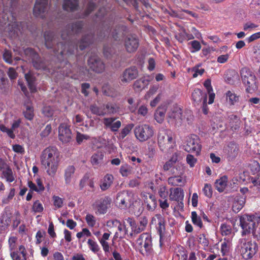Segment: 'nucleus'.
Wrapping results in <instances>:
<instances>
[{
  "label": "nucleus",
  "mask_w": 260,
  "mask_h": 260,
  "mask_svg": "<svg viewBox=\"0 0 260 260\" xmlns=\"http://www.w3.org/2000/svg\"><path fill=\"white\" fill-rule=\"evenodd\" d=\"M82 26V21L68 24L61 32V38L62 41L59 43L53 32L46 31L44 38L46 47L52 49L54 54L59 60L73 54L78 46L81 50H83L92 42L93 35L90 34L84 36L78 44L73 42L72 39V35L80 32Z\"/></svg>",
  "instance_id": "nucleus-1"
},
{
  "label": "nucleus",
  "mask_w": 260,
  "mask_h": 260,
  "mask_svg": "<svg viewBox=\"0 0 260 260\" xmlns=\"http://www.w3.org/2000/svg\"><path fill=\"white\" fill-rule=\"evenodd\" d=\"M57 157V149L54 147H48L42 152L41 164L51 176H53L57 171L58 165Z\"/></svg>",
  "instance_id": "nucleus-2"
},
{
  "label": "nucleus",
  "mask_w": 260,
  "mask_h": 260,
  "mask_svg": "<svg viewBox=\"0 0 260 260\" xmlns=\"http://www.w3.org/2000/svg\"><path fill=\"white\" fill-rule=\"evenodd\" d=\"M237 248L242 257L246 260L251 259L258 250L257 243L247 238L239 239Z\"/></svg>",
  "instance_id": "nucleus-3"
},
{
  "label": "nucleus",
  "mask_w": 260,
  "mask_h": 260,
  "mask_svg": "<svg viewBox=\"0 0 260 260\" xmlns=\"http://www.w3.org/2000/svg\"><path fill=\"white\" fill-rule=\"evenodd\" d=\"M260 222V217L255 215L244 214L240 217V225L242 231V236L254 232L255 228Z\"/></svg>",
  "instance_id": "nucleus-4"
},
{
  "label": "nucleus",
  "mask_w": 260,
  "mask_h": 260,
  "mask_svg": "<svg viewBox=\"0 0 260 260\" xmlns=\"http://www.w3.org/2000/svg\"><path fill=\"white\" fill-rule=\"evenodd\" d=\"M157 144L161 151L168 152L171 151L176 145L172 134L164 129L160 130L158 132Z\"/></svg>",
  "instance_id": "nucleus-5"
},
{
  "label": "nucleus",
  "mask_w": 260,
  "mask_h": 260,
  "mask_svg": "<svg viewBox=\"0 0 260 260\" xmlns=\"http://www.w3.org/2000/svg\"><path fill=\"white\" fill-rule=\"evenodd\" d=\"M240 74L243 83L246 86V90L251 92L257 89L256 78L253 72L248 68L241 69Z\"/></svg>",
  "instance_id": "nucleus-6"
},
{
  "label": "nucleus",
  "mask_w": 260,
  "mask_h": 260,
  "mask_svg": "<svg viewBox=\"0 0 260 260\" xmlns=\"http://www.w3.org/2000/svg\"><path fill=\"white\" fill-rule=\"evenodd\" d=\"M135 137L141 142H145L154 135L153 128L148 124L136 126L134 129Z\"/></svg>",
  "instance_id": "nucleus-7"
},
{
  "label": "nucleus",
  "mask_w": 260,
  "mask_h": 260,
  "mask_svg": "<svg viewBox=\"0 0 260 260\" xmlns=\"http://www.w3.org/2000/svg\"><path fill=\"white\" fill-rule=\"evenodd\" d=\"M139 246L140 252L143 255H148L152 251V241L150 235L148 233H143L137 240Z\"/></svg>",
  "instance_id": "nucleus-8"
},
{
  "label": "nucleus",
  "mask_w": 260,
  "mask_h": 260,
  "mask_svg": "<svg viewBox=\"0 0 260 260\" xmlns=\"http://www.w3.org/2000/svg\"><path fill=\"white\" fill-rule=\"evenodd\" d=\"M167 118L169 122L180 125L183 119L182 109L176 105H173L168 112Z\"/></svg>",
  "instance_id": "nucleus-9"
},
{
  "label": "nucleus",
  "mask_w": 260,
  "mask_h": 260,
  "mask_svg": "<svg viewBox=\"0 0 260 260\" xmlns=\"http://www.w3.org/2000/svg\"><path fill=\"white\" fill-rule=\"evenodd\" d=\"M133 194L127 191H122L117 194L115 202L121 209L129 207L132 204Z\"/></svg>",
  "instance_id": "nucleus-10"
},
{
  "label": "nucleus",
  "mask_w": 260,
  "mask_h": 260,
  "mask_svg": "<svg viewBox=\"0 0 260 260\" xmlns=\"http://www.w3.org/2000/svg\"><path fill=\"white\" fill-rule=\"evenodd\" d=\"M186 144L184 146V150L188 152H195L199 155L201 150V145L200 144V139L197 135H191L186 138Z\"/></svg>",
  "instance_id": "nucleus-11"
},
{
  "label": "nucleus",
  "mask_w": 260,
  "mask_h": 260,
  "mask_svg": "<svg viewBox=\"0 0 260 260\" xmlns=\"http://www.w3.org/2000/svg\"><path fill=\"white\" fill-rule=\"evenodd\" d=\"M88 66L93 71L101 73L105 70V64L101 58L96 55L90 56L88 59Z\"/></svg>",
  "instance_id": "nucleus-12"
},
{
  "label": "nucleus",
  "mask_w": 260,
  "mask_h": 260,
  "mask_svg": "<svg viewBox=\"0 0 260 260\" xmlns=\"http://www.w3.org/2000/svg\"><path fill=\"white\" fill-rule=\"evenodd\" d=\"M48 0H36L33 13L37 17H45L48 9Z\"/></svg>",
  "instance_id": "nucleus-13"
},
{
  "label": "nucleus",
  "mask_w": 260,
  "mask_h": 260,
  "mask_svg": "<svg viewBox=\"0 0 260 260\" xmlns=\"http://www.w3.org/2000/svg\"><path fill=\"white\" fill-rule=\"evenodd\" d=\"M124 45L127 52H135L139 46V39L136 35H128L124 40Z\"/></svg>",
  "instance_id": "nucleus-14"
},
{
  "label": "nucleus",
  "mask_w": 260,
  "mask_h": 260,
  "mask_svg": "<svg viewBox=\"0 0 260 260\" xmlns=\"http://www.w3.org/2000/svg\"><path fill=\"white\" fill-rule=\"evenodd\" d=\"M58 137L62 143H67L72 139V133L69 126L63 123L61 124L58 127Z\"/></svg>",
  "instance_id": "nucleus-15"
},
{
  "label": "nucleus",
  "mask_w": 260,
  "mask_h": 260,
  "mask_svg": "<svg viewBox=\"0 0 260 260\" xmlns=\"http://www.w3.org/2000/svg\"><path fill=\"white\" fill-rule=\"evenodd\" d=\"M111 202L112 200L109 197H105L96 201L94 205L97 212L100 214L106 213L108 208L110 206Z\"/></svg>",
  "instance_id": "nucleus-16"
},
{
  "label": "nucleus",
  "mask_w": 260,
  "mask_h": 260,
  "mask_svg": "<svg viewBox=\"0 0 260 260\" xmlns=\"http://www.w3.org/2000/svg\"><path fill=\"white\" fill-rule=\"evenodd\" d=\"M138 76V71L136 67H132L124 70L121 76V81L122 83H128L136 79Z\"/></svg>",
  "instance_id": "nucleus-17"
},
{
  "label": "nucleus",
  "mask_w": 260,
  "mask_h": 260,
  "mask_svg": "<svg viewBox=\"0 0 260 260\" xmlns=\"http://www.w3.org/2000/svg\"><path fill=\"white\" fill-rule=\"evenodd\" d=\"M116 117L104 118L102 120V122L104 125L105 128H110L113 132H117L121 125V122L119 120H117Z\"/></svg>",
  "instance_id": "nucleus-18"
},
{
  "label": "nucleus",
  "mask_w": 260,
  "mask_h": 260,
  "mask_svg": "<svg viewBox=\"0 0 260 260\" xmlns=\"http://www.w3.org/2000/svg\"><path fill=\"white\" fill-rule=\"evenodd\" d=\"M184 198L183 190L179 187L171 188L170 189L169 199L180 202L182 204Z\"/></svg>",
  "instance_id": "nucleus-19"
},
{
  "label": "nucleus",
  "mask_w": 260,
  "mask_h": 260,
  "mask_svg": "<svg viewBox=\"0 0 260 260\" xmlns=\"http://www.w3.org/2000/svg\"><path fill=\"white\" fill-rule=\"evenodd\" d=\"M113 176L111 174H106L101 180L100 184V188L103 191L109 189L113 183Z\"/></svg>",
  "instance_id": "nucleus-20"
},
{
  "label": "nucleus",
  "mask_w": 260,
  "mask_h": 260,
  "mask_svg": "<svg viewBox=\"0 0 260 260\" xmlns=\"http://www.w3.org/2000/svg\"><path fill=\"white\" fill-rule=\"evenodd\" d=\"M145 203L146 204L148 210H154L157 206V202L154 196L151 194H148L146 196Z\"/></svg>",
  "instance_id": "nucleus-21"
},
{
  "label": "nucleus",
  "mask_w": 260,
  "mask_h": 260,
  "mask_svg": "<svg viewBox=\"0 0 260 260\" xmlns=\"http://www.w3.org/2000/svg\"><path fill=\"white\" fill-rule=\"evenodd\" d=\"M62 7L66 11H75L78 7V0H64Z\"/></svg>",
  "instance_id": "nucleus-22"
},
{
  "label": "nucleus",
  "mask_w": 260,
  "mask_h": 260,
  "mask_svg": "<svg viewBox=\"0 0 260 260\" xmlns=\"http://www.w3.org/2000/svg\"><path fill=\"white\" fill-rule=\"evenodd\" d=\"M149 80L145 77L136 80L134 84V88L137 91H141L148 86Z\"/></svg>",
  "instance_id": "nucleus-23"
},
{
  "label": "nucleus",
  "mask_w": 260,
  "mask_h": 260,
  "mask_svg": "<svg viewBox=\"0 0 260 260\" xmlns=\"http://www.w3.org/2000/svg\"><path fill=\"white\" fill-rule=\"evenodd\" d=\"M90 110L93 114L99 116H104L107 115L106 104H104L99 107L95 105H91L90 106Z\"/></svg>",
  "instance_id": "nucleus-24"
},
{
  "label": "nucleus",
  "mask_w": 260,
  "mask_h": 260,
  "mask_svg": "<svg viewBox=\"0 0 260 260\" xmlns=\"http://www.w3.org/2000/svg\"><path fill=\"white\" fill-rule=\"evenodd\" d=\"M227 183L228 177L226 176H223L217 179L215 183L217 190L220 192L223 191L227 185Z\"/></svg>",
  "instance_id": "nucleus-25"
},
{
  "label": "nucleus",
  "mask_w": 260,
  "mask_h": 260,
  "mask_svg": "<svg viewBox=\"0 0 260 260\" xmlns=\"http://www.w3.org/2000/svg\"><path fill=\"white\" fill-rule=\"evenodd\" d=\"M10 255L12 260H16V237H11L9 239Z\"/></svg>",
  "instance_id": "nucleus-26"
},
{
  "label": "nucleus",
  "mask_w": 260,
  "mask_h": 260,
  "mask_svg": "<svg viewBox=\"0 0 260 260\" xmlns=\"http://www.w3.org/2000/svg\"><path fill=\"white\" fill-rule=\"evenodd\" d=\"M192 98L193 101L197 103L200 102L203 98H204V103L206 102L207 100L206 95L198 88L194 90L192 93Z\"/></svg>",
  "instance_id": "nucleus-27"
},
{
  "label": "nucleus",
  "mask_w": 260,
  "mask_h": 260,
  "mask_svg": "<svg viewBox=\"0 0 260 260\" xmlns=\"http://www.w3.org/2000/svg\"><path fill=\"white\" fill-rule=\"evenodd\" d=\"M225 80L228 83L234 84L239 80L238 74L235 70H230L227 72Z\"/></svg>",
  "instance_id": "nucleus-28"
},
{
  "label": "nucleus",
  "mask_w": 260,
  "mask_h": 260,
  "mask_svg": "<svg viewBox=\"0 0 260 260\" xmlns=\"http://www.w3.org/2000/svg\"><path fill=\"white\" fill-rule=\"evenodd\" d=\"M167 108L166 106L159 107L155 113V118L158 123H161L165 117Z\"/></svg>",
  "instance_id": "nucleus-29"
},
{
  "label": "nucleus",
  "mask_w": 260,
  "mask_h": 260,
  "mask_svg": "<svg viewBox=\"0 0 260 260\" xmlns=\"http://www.w3.org/2000/svg\"><path fill=\"white\" fill-rule=\"evenodd\" d=\"M126 27L124 25L116 26L112 31V37L115 40H118L124 35Z\"/></svg>",
  "instance_id": "nucleus-30"
},
{
  "label": "nucleus",
  "mask_w": 260,
  "mask_h": 260,
  "mask_svg": "<svg viewBox=\"0 0 260 260\" xmlns=\"http://www.w3.org/2000/svg\"><path fill=\"white\" fill-rule=\"evenodd\" d=\"M155 217L158 221V226L157 229L160 237H161L163 233L165 231V220L164 218L160 214H156Z\"/></svg>",
  "instance_id": "nucleus-31"
},
{
  "label": "nucleus",
  "mask_w": 260,
  "mask_h": 260,
  "mask_svg": "<svg viewBox=\"0 0 260 260\" xmlns=\"http://www.w3.org/2000/svg\"><path fill=\"white\" fill-rule=\"evenodd\" d=\"M25 78L27 81L29 88L31 92L36 91V87L35 84V78L30 73L25 74Z\"/></svg>",
  "instance_id": "nucleus-32"
},
{
  "label": "nucleus",
  "mask_w": 260,
  "mask_h": 260,
  "mask_svg": "<svg viewBox=\"0 0 260 260\" xmlns=\"http://www.w3.org/2000/svg\"><path fill=\"white\" fill-rule=\"evenodd\" d=\"M24 106L26 109L23 112L24 117L30 120L32 119L34 115L33 108L31 103L27 102L26 104H24Z\"/></svg>",
  "instance_id": "nucleus-33"
},
{
  "label": "nucleus",
  "mask_w": 260,
  "mask_h": 260,
  "mask_svg": "<svg viewBox=\"0 0 260 260\" xmlns=\"http://www.w3.org/2000/svg\"><path fill=\"white\" fill-rule=\"evenodd\" d=\"M8 82L9 81L5 73L3 70H0V88L6 91L8 86Z\"/></svg>",
  "instance_id": "nucleus-34"
},
{
  "label": "nucleus",
  "mask_w": 260,
  "mask_h": 260,
  "mask_svg": "<svg viewBox=\"0 0 260 260\" xmlns=\"http://www.w3.org/2000/svg\"><path fill=\"white\" fill-rule=\"evenodd\" d=\"M245 202V199L243 197L235 200L233 205V211L235 212H238L244 206Z\"/></svg>",
  "instance_id": "nucleus-35"
},
{
  "label": "nucleus",
  "mask_w": 260,
  "mask_h": 260,
  "mask_svg": "<svg viewBox=\"0 0 260 260\" xmlns=\"http://www.w3.org/2000/svg\"><path fill=\"white\" fill-rule=\"evenodd\" d=\"M75 168L73 166H70L65 170L64 178L66 184L71 182V178L75 172Z\"/></svg>",
  "instance_id": "nucleus-36"
},
{
  "label": "nucleus",
  "mask_w": 260,
  "mask_h": 260,
  "mask_svg": "<svg viewBox=\"0 0 260 260\" xmlns=\"http://www.w3.org/2000/svg\"><path fill=\"white\" fill-rule=\"evenodd\" d=\"M3 177L5 178L8 182H12L14 180V177L13 175V172L10 167L6 169L2 172Z\"/></svg>",
  "instance_id": "nucleus-37"
},
{
  "label": "nucleus",
  "mask_w": 260,
  "mask_h": 260,
  "mask_svg": "<svg viewBox=\"0 0 260 260\" xmlns=\"http://www.w3.org/2000/svg\"><path fill=\"white\" fill-rule=\"evenodd\" d=\"M132 167L127 164L122 165L120 169V173L123 177L128 176L132 173Z\"/></svg>",
  "instance_id": "nucleus-38"
},
{
  "label": "nucleus",
  "mask_w": 260,
  "mask_h": 260,
  "mask_svg": "<svg viewBox=\"0 0 260 260\" xmlns=\"http://www.w3.org/2000/svg\"><path fill=\"white\" fill-rule=\"evenodd\" d=\"M168 183L173 186H178L183 183V179L180 176H175L168 178Z\"/></svg>",
  "instance_id": "nucleus-39"
},
{
  "label": "nucleus",
  "mask_w": 260,
  "mask_h": 260,
  "mask_svg": "<svg viewBox=\"0 0 260 260\" xmlns=\"http://www.w3.org/2000/svg\"><path fill=\"white\" fill-rule=\"evenodd\" d=\"M106 109L107 114H111L118 112L119 111V108L116 105L108 103L106 104Z\"/></svg>",
  "instance_id": "nucleus-40"
},
{
  "label": "nucleus",
  "mask_w": 260,
  "mask_h": 260,
  "mask_svg": "<svg viewBox=\"0 0 260 260\" xmlns=\"http://www.w3.org/2000/svg\"><path fill=\"white\" fill-rule=\"evenodd\" d=\"M103 158V155L101 152L94 154L91 158V162L93 165H99Z\"/></svg>",
  "instance_id": "nucleus-41"
},
{
  "label": "nucleus",
  "mask_w": 260,
  "mask_h": 260,
  "mask_svg": "<svg viewBox=\"0 0 260 260\" xmlns=\"http://www.w3.org/2000/svg\"><path fill=\"white\" fill-rule=\"evenodd\" d=\"M133 208L134 209L133 212L135 215L139 216L143 211L142 204L140 202H135L133 204Z\"/></svg>",
  "instance_id": "nucleus-42"
},
{
  "label": "nucleus",
  "mask_w": 260,
  "mask_h": 260,
  "mask_svg": "<svg viewBox=\"0 0 260 260\" xmlns=\"http://www.w3.org/2000/svg\"><path fill=\"white\" fill-rule=\"evenodd\" d=\"M191 220L194 224L197 225L200 228L202 227L203 224L201 217L198 216L195 211L191 212Z\"/></svg>",
  "instance_id": "nucleus-43"
},
{
  "label": "nucleus",
  "mask_w": 260,
  "mask_h": 260,
  "mask_svg": "<svg viewBox=\"0 0 260 260\" xmlns=\"http://www.w3.org/2000/svg\"><path fill=\"white\" fill-rule=\"evenodd\" d=\"M220 231L222 236H228L232 234L231 226L226 224H222L220 226Z\"/></svg>",
  "instance_id": "nucleus-44"
},
{
  "label": "nucleus",
  "mask_w": 260,
  "mask_h": 260,
  "mask_svg": "<svg viewBox=\"0 0 260 260\" xmlns=\"http://www.w3.org/2000/svg\"><path fill=\"white\" fill-rule=\"evenodd\" d=\"M240 120L236 115H232L231 117V125L232 128L237 129L240 126Z\"/></svg>",
  "instance_id": "nucleus-45"
},
{
  "label": "nucleus",
  "mask_w": 260,
  "mask_h": 260,
  "mask_svg": "<svg viewBox=\"0 0 260 260\" xmlns=\"http://www.w3.org/2000/svg\"><path fill=\"white\" fill-rule=\"evenodd\" d=\"M134 125L133 124H129L126 125L121 131L119 134V137L121 139H123L127 136L131 131Z\"/></svg>",
  "instance_id": "nucleus-46"
},
{
  "label": "nucleus",
  "mask_w": 260,
  "mask_h": 260,
  "mask_svg": "<svg viewBox=\"0 0 260 260\" xmlns=\"http://www.w3.org/2000/svg\"><path fill=\"white\" fill-rule=\"evenodd\" d=\"M3 59L5 61L9 64H12L13 63V59L11 51L5 49L3 55Z\"/></svg>",
  "instance_id": "nucleus-47"
},
{
  "label": "nucleus",
  "mask_w": 260,
  "mask_h": 260,
  "mask_svg": "<svg viewBox=\"0 0 260 260\" xmlns=\"http://www.w3.org/2000/svg\"><path fill=\"white\" fill-rule=\"evenodd\" d=\"M226 99H229V102L231 105H234L235 103L237 102L239 100V96H237L235 93H233L231 91H228L226 93Z\"/></svg>",
  "instance_id": "nucleus-48"
},
{
  "label": "nucleus",
  "mask_w": 260,
  "mask_h": 260,
  "mask_svg": "<svg viewBox=\"0 0 260 260\" xmlns=\"http://www.w3.org/2000/svg\"><path fill=\"white\" fill-rule=\"evenodd\" d=\"M19 252L17 251V260H26V251L23 246L19 248Z\"/></svg>",
  "instance_id": "nucleus-49"
},
{
  "label": "nucleus",
  "mask_w": 260,
  "mask_h": 260,
  "mask_svg": "<svg viewBox=\"0 0 260 260\" xmlns=\"http://www.w3.org/2000/svg\"><path fill=\"white\" fill-rule=\"evenodd\" d=\"M231 246V243L230 240H227L222 243L221 251L223 255H225L229 252Z\"/></svg>",
  "instance_id": "nucleus-50"
},
{
  "label": "nucleus",
  "mask_w": 260,
  "mask_h": 260,
  "mask_svg": "<svg viewBox=\"0 0 260 260\" xmlns=\"http://www.w3.org/2000/svg\"><path fill=\"white\" fill-rule=\"evenodd\" d=\"M87 243L89 246L90 249L95 253L99 251V247L98 244L91 239H88Z\"/></svg>",
  "instance_id": "nucleus-51"
},
{
  "label": "nucleus",
  "mask_w": 260,
  "mask_h": 260,
  "mask_svg": "<svg viewBox=\"0 0 260 260\" xmlns=\"http://www.w3.org/2000/svg\"><path fill=\"white\" fill-rule=\"evenodd\" d=\"M0 130L7 134L8 136L11 138L14 139L15 137L12 129L6 127L4 124H0Z\"/></svg>",
  "instance_id": "nucleus-52"
},
{
  "label": "nucleus",
  "mask_w": 260,
  "mask_h": 260,
  "mask_svg": "<svg viewBox=\"0 0 260 260\" xmlns=\"http://www.w3.org/2000/svg\"><path fill=\"white\" fill-rule=\"evenodd\" d=\"M15 194V189L14 188H11L10 191L7 197L3 198L2 202L3 204H8L14 197Z\"/></svg>",
  "instance_id": "nucleus-53"
},
{
  "label": "nucleus",
  "mask_w": 260,
  "mask_h": 260,
  "mask_svg": "<svg viewBox=\"0 0 260 260\" xmlns=\"http://www.w3.org/2000/svg\"><path fill=\"white\" fill-rule=\"evenodd\" d=\"M181 154V152L177 151L173 154L169 160L175 164L177 161L181 159L182 157Z\"/></svg>",
  "instance_id": "nucleus-54"
},
{
  "label": "nucleus",
  "mask_w": 260,
  "mask_h": 260,
  "mask_svg": "<svg viewBox=\"0 0 260 260\" xmlns=\"http://www.w3.org/2000/svg\"><path fill=\"white\" fill-rule=\"evenodd\" d=\"M86 221L89 226L93 227L96 223L95 217L91 214H87L85 217Z\"/></svg>",
  "instance_id": "nucleus-55"
},
{
  "label": "nucleus",
  "mask_w": 260,
  "mask_h": 260,
  "mask_svg": "<svg viewBox=\"0 0 260 260\" xmlns=\"http://www.w3.org/2000/svg\"><path fill=\"white\" fill-rule=\"evenodd\" d=\"M198 242L204 247H207L209 245V241L204 234L199 235Z\"/></svg>",
  "instance_id": "nucleus-56"
},
{
  "label": "nucleus",
  "mask_w": 260,
  "mask_h": 260,
  "mask_svg": "<svg viewBox=\"0 0 260 260\" xmlns=\"http://www.w3.org/2000/svg\"><path fill=\"white\" fill-rule=\"evenodd\" d=\"M159 197L163 199H166L168 196L167 187L165 186H160L158 190Z\"/></svg>",
  "instance_id": "nucleus-57"
},
{
  "label": "nucleus",
  "mask_w": 260,
  "mask_h": 260,
  "mask_svg": "<svg viewBox=\"0 0 260 260\" xmlns=\"http://www.w3.org/2000/svg\"><path fill=\"white\" fill-rule=\"evenodd\" d=\"M203 191L206 196L210 198L212 195V190L211 185L208 184H206L203 188Z\"/></svg>",
  "instance_id": "nucleus-58"
},
{
  "label": "nucleus",
  "mask_w": 260,
  "mask_h": 260,
  "mask_svg": "<svg viewBox=\"0 0 260 260\" xmlns=\"http://www.w3.org/2000/svg\"><path fill=\"white\" fill-rule=\"evenodd\" d=\"M197 159L192 155L188 154L186 156V162L190 167L194 166L195 164L197 162Z\"/></svg>",
  "instance_id": "nucleus-59"
},
{
  "label": "nucleus",
  "mask_w": 260,
  "mask_h": 260,
  "mask_svg": "<svg viewBox=\"0 0 260 260\" xmlns=\"http://www.w3.org/2000/svg\"><path fill=\"white\" fill-rule=\"evenodd\" d=\"M32 209L35 212H41L43 210V207L39 201H36L33 204Z\"/></svg>",
  "instance_id": "nucleus-60"
},
{
  "label": "nucleus",
  "mask_w": 260,
  "mask_h": 260,
  "mask_svg": "<svg viewBox=\"0 0 260 260\" xmlns=\"http://www.w3.org/2000/svg\"><path fill=\"white\" fill-rule=\"evenodd\" d=\"M249 167L251 171L253 173H255L258 172L259 169V165L257 161L253 160L249 164Z\"/></svg>",
  "instance_id": "nucleus-61"
},
{
  "label": "nucleus",
  "mask_w": 260,
  "mask_h": 260,
  "mask_svg": "<svg viewBox=\"0 0 260 260\" xmlns=\"http://www.w3.org/2000/svg\"><path fill=\"white\" fill-rule=\"evenodd\" d=\"M51 126L50 124H47L45 129L41 133L40 135L42 138L47 137L51 132Z\"/></svg>",
  "instance_id": "nucleus-62"
},
{
  "label": "nucleus",
  "mask_w": 260,
  "mask_h": 260,
  "mask_svg": "<svg viewBox=\"0 0 260 260\" xmlns=\"http://www.w3.org/2000/svg\"><path fill=\"white\" fill-rule=\"evenodd\" d=\"M54 201V205L58 208H61L62 206L63 200L61 198L58 196H54L53 197Z\"/></svg>",
  "instance_id": "nucleus-63"
},
{
  "label": "nucleus",
  "mask_w": 260,
  "mask_h": 260,
  "mask_svg": "<svg viewBox=\"0 0 260 260\" xmlns=\"http://www.w3.org/2000/svg\"><path fill=\"white\" fill-rule=\"evenodd\" d=\"M189 44H191V47H192V49H193V50L191 51L192 52H194L196 51H198L200 50L201 48V45L200 42L198 41L194 40V41H191L189 43Z\"/></svg>",
  "instance_id": "nucleus-64"
}]
</instances>
